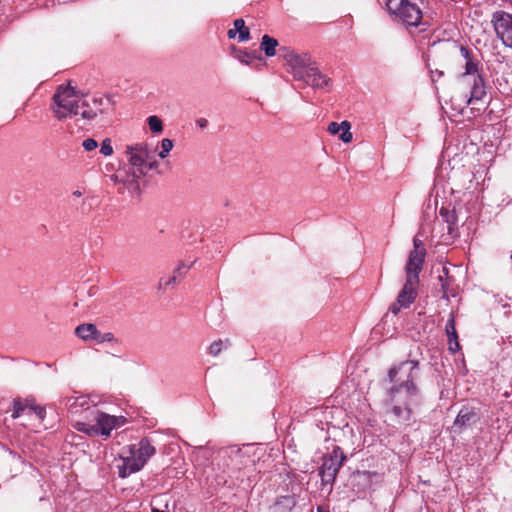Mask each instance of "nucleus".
I'll list each match as a JSON object with an SVG mask.
<instances>
[{
	"label": "nucleus",
	"mask_w": 512,
	"mask_h": 512,
	"mask_svg": "<svg viewBox=\"0 0 512 512\" xmlns=\"http://www.w3.org/2000/svg\"><path fill=\"white\" fill-rule=\"evenodd\" d=\"M417 368V361H404L389 370L390 381L400 382L390 390L392 407L389 415L395 424L402 427L414 422V408L420 404L419 390L413 382V371Z\"/></svg>",
	"instance_id": "1"
},
{
	"label": "nucleus",
	"mask_w": 512,
	"mask_h": 512,
	"mask_svg": "<svg viewBox=\"0 0 512 512\" xmlns=\"http://www.w3.org/2000/svg\"><path fill=\"white\" fill-rule=\"evenodd\" d=\"M128 165L119 168L110 176L115 184H121L131 193L140 192L139 180L149 171L158 167L154 151L145 143H137L126 147Z\"/></svg>",
	"instance_id": "2"
},
{
	"label": "nucleus",
	"mask_w": 512,
	"mask_h": 512,
	"mask_svg": "<svg viewBox=\"0 0 512 512\" xmlns=\"http://www.w3.org/2000/svg\"><path fill=\"white\" fill-rule=\"evenodd\" d=\"M105 99H95L94 108L76 90L75 87L60 85L52 99L51 110L58 120H64L72 116L80 115L84 120L94 119L98 113H102V105Z\"/></svg>",
	"instance_id": "3"
},
{
	"label": "nucleus",
	"mask_w": 512,
	"mask_h": 512,
	"mask_svg": "<svg viewBox=\"0 0 512 512\" xmlns=\"http://www.w3.org/2000/svg\"><path fill=\"white\" fill-rule=\"evenodd\" d=\"M459 54L465 62V72L460 75V83L470 89L469 94L463 95V100L466 105H475L486 95L484 79L479 73L478 62L470 57L469 49L461 46Z\"/></svg>",
	"instance_id": "4"
},
{
	"label": "nucleus",
	"mask_w": 512,
	"mask_h": 512,
	"mask_svg": "<svg viewBox=\"0 0 512 512\" xmlns=\"http://www.w3.org/2000/svg\"><path fill=\"white\" fill-rule=\"evenodd\" d=\"M94 424L77 422L75 428L88 436H102L105 439L110 437L114 429L122 427L126 423L123 416H114L97 410L93 415Z\"/></svg>",
	"instance_id": "5"
},
{
	"label": "nucleus",
	"mask_w": 512,
	"mask_h": 512,
	"mask_svg": "<svg viewBox=\"0 0 512 512\" xmlns=\"http://www.w3.org/2000/svg\"><path fill=\"white\" fill-rule=\"evenodd\" d=\"M387 10L390 15L409 27L422 25L423 14L419 6L408 0H387Z\"/></svg>",
	"instance_id": "6"
},
{
	"label": "nucleus",
	"mask_w": 512,
	"mask_h": 512,
	"mask_svg": "<svg viewBox=\"0 0 512 512\" xmlns=\"http://www.w3.org/2000/svg\"><path fill=\"white\" fill-rule=\"evenodd\" d=\"M280 52L285 61L287 72L296 81L304 79L308 70L315 64L307 53H297L288 48H281Z\"/></svg>",
	"instance_id": "7"
},
{
	"label": "nucleus",
	"mask_w": 512,
	"mask_h": 512,
	"mask_svg": "<svg viewBox=\"0 0 512 512\" xmlns=\"http://www.w3.org/2000/svg\"><path fill=\"white\" fill-rule=\"evenodd\" d=\"M406 271V282L399 292L397 300L390 306L393 314H398L402 308H408L416 298L415 288L419 282V273L414 271Z\"/></svg>",
	"instance_id": "8"
},
{
	"label": "nucleus",
	"mask_w": 512,
	"mask_h": 512,
	"mask_svg": "<svg viewBox=\"0 0 512 512\" xmlns=\"http://www.w3.org/2000/svg\"><path fill=\"white\" fill-rule=\"evenodd\" d=\"M498 38L503 44L512 48V14L505 11H496L491 20Z\"/></svg>",
	"instance_id": "9"
},
{
	"label": "nucleus",
	"mask_w": 512,
	"mask_h": 512,
	"mask_svg": "<svg viewBox=\"0 0 512 512\" xmlns=\"http://www.w3.org/2000/svg\"><path fill=\"white\" fill-rule=\"evenodd\" d=\"M228 457L227 466L232 472H241L254 470V460L245 454V452L237 446H231L222 451Z\"/></svg>",
	"instance_id": "10"
},
{
	"label": "nucleus",
	"mask_w": 512,
	"mask_h": 512,
	"mask_svg": "<svg viewBox=\"0 0 512 512\" xmlns=\"http://www.w3.org/2000/svg\"><path fill=\"white\" fill-rule=\"evenodd\" d=\"M131 446L127 445L122 448L120 453V459L122 464L118 465V475L121 478H126L129 475L136 473L142 469V461L138 459V462L133 458Z\"/></svg>",
	"instance_id": "11"
},
{
	"label": "nucleus",
	"mask_w": 512,
	"mask_h": 512,
	"mask_svg": "<svg viewBox=\"0 0 512 512\" xmlns=\"http://www.w3.org/2000/svg\"><path fill=\"white\" fill-rule=\"evenodd\" d=\"M414 249L410 251L408 261L405 266V270L414 271L420 273L424 263L426 250L423 243L418 238L413 240Z\"/></svg>",
	"instance_id": "12"
},
{
	"label": "nucleus",
	"mask_w": 512,
	"mask_h": 512,
	"mask_svg": "<svg viewBox=\"0 0 512 512\" xmlns=\"http://www.w3.org/2000/svg\"><path fill=\"white\" fill-rule=\"evenodd\" d=\"M300 81L314 89H322L328 91L331 88V80L324 75L314 64L305 75L304 79Z\"/></svg>",
	"instance_id": "13"
},
{
	"label": "nucleus",
	"mask_w": 512,
	"mask_h": 512,
	"mask_svg": "<svg viewBox=\"0 0 512 512\" xmlns=\"http://www.w3.org/2000/svg\"><path fill=\"white\" fill-rule=\"evenodd\" d=\"M480 421V415L473 408H463L458 413L454 423L453 429L455 432L461 433L463 430L471 427Z\"/></svg>",
	"instance_id": "14"
},
{
	"label": "nucleus",
	"mask_w": 512,
	"mask_h": 512,
	"mask_svg": "<svg viewBox=\"0 0 512 512\" xmlns=\"http://www.w3.org/2000/svg\"><path fill=\"white\" fill-rule=\"evenodd\" d=\"M133 458L138 462V458L142 461V468L147 461L155 454L156 449L147 438H143L138 444H130Z\"/></svg>",
	"instance_id": "15"
},
{
	"label": "nucleus",
	"mask_w": 512,
	"mask_h": 512,
	"mask_svg": "<svg viewBox=\"0 0 512 512\" xmlns=\"http://www.w3.org/2000/svg\"><path fill=\"white\" fill-rule=\"evenodd\" d=\"M341 465L342 460H337V458L326 460L320 471L322 481L325 483H332L335 480Z\"/></svg>",
	"instance_id": "16"
},
{
	"label": "nucleus",
	"mask_w": 512,
	"mask_h": 512,
	"mask_svg": "<svg viewBox=\"0 0 512 512\" xmlns=\"http://www.w3.org/2000/svg\"><path fill=\"white\" fill-rule=\"evenodd\" d=\"M189 266H186L184 263H180L177 268L174 270L173 275L168 278H161L159 282L160 288H173L175 287L181 279L184 278L187 273Z\"/></svg>",
	"instance_id": "17"
},
{
	"label": "nucleus",
	"mask_w": 512,
	"mask_h": 512,
	"mask_svg": "<svg viewBox=\"0 0 512 512\" xmlns=\"http://www.w3.org/2000/svg\"><path fill=\"white\" fill-rule=\"evenodd\" d=\"M75 334L84 341L96 340L100 337V331L92 323H85L77 326Z\"/></svg>",
	"instance_id": "18"
},
{
	"label": "nucleus",
	"mask_w": 512,
	"mask_h": 512,
	"mask_svg": "<svg viewBox=\"0 0 512 512\" xmlns=\"http://www.w3.org/2000/svg\"><path fill=\"white\" fill-rule=\"evenodd\" d=\"M36 404L32 400L26 399L25 401H15L13 408V418H18L22 415L33 417L36 410Z\"/></svg>",
	"instance_id": "19"
},
{
	"label": "nucleus",
	"mask_w": 512,
	"mask_h": 512,
	"mask_svg": "<svg viewBox=\"0 0 512 512\" xmlns=\"http://www.w3.org/2000/svg\"><path fill=\"white\" fill-rule=\"evenodd\" d=\"M446 334L449 340V350L452 352L458 351L460 345L458 342V335L455 328V320L453 313L450 314V319L446 323Z\"/></svg>",
	"instance_id": "20"
},
{
	"label": "nucleus",
	"mask_w": 512,
	"mask_h": 512,
	"mask_svg": "<svg viewBox=\"0 0 512 512\" xmlns=\"http://www.w3.org/2000/svg\"><path fill=\"white\" fill-rule=\"evenodd\" d=\"M169 497L167 494H160L153 497L151 501V512H168Z\"/></svg>",
	"instance_id": "21"
},
{
	"label": "nucleus",
	"mask_w": 512,
	"mask_h": 512,
	"mask_svg": "<svg viewBox=\"0 0 512 512\" xmlns=\"http://www.w3.org/2000/svg\"><path fill=\"white\" fill-rule=\"evenodd\" d=\"M279 45L275 38L269 35H264L260 44V49L264 51L267 57H272L276 54V47Z\"/></svg>",
	"instance_id": "22"
},
{
	"label": "nucleus",
	"mask_w": 512,
	"mask_h": 512,
	"mask_svg": "<svg viewBox=\"0 0 512 512\" xmlns=\"http://www.w3.org/2000/svg\"><path fill=\"white\" fill-rule=\"evenodd\" d=\"M440 216L448 224V230L450 233H452V231L456 228L457 225V217L455 211H450L449 209L442 207L440 209Z\"/></svg>",
	"instance_id": "23"
},
{
	"label": "nucleus",
	"mask_w": 512,
	"mask_h": 512,
	"mask_svg": "<svg viewBox=\"0 0 512 512\" xmlns=\"http://www.w3.org/2000/svg\"><path fill=\"white\" fill-rule=\"evenodd\" d=\"M234 27L239 33L238 38L240 42L247 41L250 39L249 29L245 26L243 19L239 18L234 21Z\"/></svg>",
	"instance_id": "24"
},
{
	"label": "nucleus",
	"mask_w": 512,
	"mask_h": 512,
	"mask_svg": "<svg viewBox=\"0 0 512 512\" xmlns=\"http://www.w3.org/2000/svg\"><path fill=\"white\" fill-rule=\"evenodd\" d=\"M351 129V124L350 122L348 121H343V127L342 129L340 130V133H338L339 135V138L344 142V143H350L353 139V135L350 131Z\"/></svg>",
	"instance_id": "25"
},
{
	"label": "nucleus",
	"mask_w": 512,
	"mask_h": 512,
	"mask_svg": "<svg viewBox=\"0 0 512 512\" xmlns=\"http://www.w3.org/2000/svg\"><path fill=\"white\" fill-rule=\"evenodd\" d=\"M173 148V141L168 139V138H164L161 140V149L158 153V156L161 158V159H164L168 156V154L170 153V151L172 150Z\"/></svg>",
	"instance_id": "26"
},
{
	"label": "nucleus",
	"mask_w": 512,
	"mask_h": 512,
	"mask_svg": "<svg viewBox=\"0 0 512 512\" xmlns=\"http://www.w3.org/2000/svg\"><path fill=\"white\" fill-rule=\"evenodd\" d=\"M149 128L154 133H160L163 130L162 121L157 116H150L147 119Z\"/></svg>",
	"instance_id": "27"
},
{
	"label": "nucleus",
	"mask_w": 512,
	"mask_h": 512,
	"mask_svg": "<svg viewBox=\"0 0 512 512\" xmlns=\"http://www.w3.org/2000/svg\"><path fill=\"white\" fill-rule=\"evenodd\" d=\"M100 152L105 156H110L113 154V147L111 145V140L106 138L103 140L100 148Z\"/></svg>",
	"instance_id": "28"
},
{
	"label": "nucleus",
	"mask_w": 512,
	"mask_h": 512,
	"mask_svg": "<svg viewBox=\"0 0 512 512\" xmlns=\"http://www.w3.org/2000/svg\"><path fill=\"white\" fill-rule=\"evenodd\" d=\"M222 346H223V341L222 340H217V341H214L213 343H211V345L209 346V354L212 355V356H217L219 355V353L221 352L222 350Z\"/></svg>",
	"instance_id": "29"
},
{
	"label": "nucleus",
	"mask_w": 512,
	"mask_h": 512,
	"mask_svg": "<svg viewBox=\"0 0 512 512\" xmlns=\"http://www.w3.org/2000/svg\"><path fill=\"white\" fill-rule=\"evenodd\" d=\"M82 146L86 151H93L97 148L98 143L93 138H87L83 141Z\"/></svg>",
	"instance_id": "30"
},
{
	"label": "nucleus",
	"mask_w": 512,
	"mask_h": 512,
	"mask_svg": "<svg viewBox=\"0 0 512 512\" xmlns=\"http://www.w3.org/2000/svg\"><path fill=\"white\" fill-rule=\"evenodd\" d=\"M236 58L243 64L249 65L253 58L248 52L239 51Z\"/></svg>",
	"instance_id": "31"
},
{
	"label": "nucleus",
	"mask_w": 512,
	"mask_h": 512,
	"mask_svg": "<svg viewBox=\"0 0 512 512\" xmlns=\"http://www.w3.org/2000/svg\"><path fill=\"white\" fill-rule=\"evenodd\" d=\"M343 127V121L341 123H337V122H331L329 125H328V132L332 135H336L338 133H340V130L342 129Z\"/></svg>",
	"instance_id": "32"
},
{
	"label": "nucleus",
	"mask_w": 512,
	"mask_h": 512,
	"mask_svg": "<svg viewBox=\"0 0 512 512\" xmlns=\"http://www.w3.org/2000/svg\"><path fill=\"white\" fill-rule=\"evenodd\" d=\"M45 412L44 407L37 405L33 417H35L39 422H42L45 417Z\"/></svg>",
	"instance_id": "33"
},
{
	"label": "nucleus",
	"mask_w": 512,
	"mask_h": 512,
	"mask_svg": "<svg viewBox=\"0 0 512 512\" xmlns=\"http://www.w3.org/2000/svg\"><path fill=\"white\" fill-rule=\"evenodd\" d=\"M112 340H113V335L111 333H106L103 336L100 334L99 339H96V341H98L100 343L105 342V341H112Z\"/></svg>",
	"instance_id": "34"
},
{
	"label": "nucleus",
	"mask_w": 512,
	"mask_h": 512,
	"mask_svg": "<svg viewBox=\"0 0 512 512\" xmlns=\"http://www.w3.org/2000/svg\"><path fill=\"white\" fill-rule=\"evenodd\" d=\"M196 124L203 129L208 125V121L205 118H199L196 120Z\"/></svg>",
	"instance_id": "35"
},
{
	"label": "nucleus",
	"mask_w": 512,
	"mask_h": 512,
	"mask_svg": "<svg viewBox=\"0 0 512 512\" xmlns=\"http://www.w3.org/2000/svg\"><path fill=\"white\" fill-rule=\"evenodd\" d=\"M236 34H237V30H236V28L234 27V29H230V30L228 31V38L233 39V38H235V37H236Z\"/></svg>",
	"instance_id": "36"
},
{
	"label": "nucleus",
	"mask_w": 512,
	"mask_h": 512,
	"mask_svg": "<svg viewBox=\"0 0 512 512\" xmlns=\"http://www.w3.org/2000/svg\"><path fill=\"white\" fill-rule=\"evenodd\" d=\"M73 196L80 197V196H82V192L79 191V190H76V191L73 192Z\"/></svg>",
	"instance_id": "37"
},
{
	"label": "nucleus",
	"mask_w": 512,
	"mask_h": 512,
	"mask_svg": "<svg viewBox=\"0 0 512 512\" xmlns=\"http://www.w3.org/2000/svg\"><path fill=\"white\" fill-rule=\"evenodd\" d=\"M442 289L444 290V292H446V289H447V284H445V283H442Z\"/></svg>",
	"instance_id": "38"
},
{
	"label": "nucleus",
	"mask_w": 512,
	"mask_h": 512,
	"mask_svg": "<svg viewBox=\"0 0 512 512\" xmlns=\"http://www.w3.org/2000/svg\"><path fill=\"white\" fill-rule=\"evenodd\" d=\"M436 73H438V77H440L442 75V72L436 71Z\"/></svg>",
	"instance_id": "39"
},
{
	"label": "nucleus",
	"mask_w": 512,
	"mask_h": 512,
	"mask_svg": "<svg viewBox=\"0 0 512 512\" xmlns=\"http://www.w3.org/2000/svg\"><path fill=\"white\" fill-rule=\"evenodd\" d=\"M435 76H438V73H435V75H432V78L434 79V78H435Z\"/></svg>",
	"instance_id": "40"
},
{
	"label": "nucleus",
	"mask_w": 512,
	"mask_h": 512,
	"mask_svg": "<svg viewBox=\"0 0 512 512\" xmlns=\"http://www.w3.org/2000/svg\"><path fill=\"white\" fill-rule=\"evenodd\" d=\"M435 76H438V73H435V75H432V78L434 79V78H435Z\"/></svg>",
	"instance_id": "41"
}]
</instances>
